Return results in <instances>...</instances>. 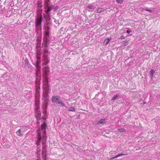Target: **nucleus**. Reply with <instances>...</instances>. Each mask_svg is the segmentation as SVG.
I'll use <instances>...</instances> for the list:
<instances>
[{
  "mask_svg": "<svg viewBox=\"0 0 160 160\" xmlns=\"http://www.w3.org/2000/svg\"><path fill=\"white\" fill-rule=\"evenodd\" d=\"M46 157V151L45 150H43L42 154V157Z\"/></svg>",
  "mask_w": 160,
  "mask_h": 160,
  "instance_id": "nucleus-13",
  "label": "nucleus"
},
{
  "mask_svg": "<svg viewBox=\"0 0 160 160\" xmlns=\"http://www.w3.org/2000/svg\"><path fill=\"white\" fill-rule=\"evenodd\" d=\"M41 62L40 60H37L36 63L39 64Z\"/></svg>",
  "mask_w": 160,
  "mask_h": 160,
  "instance_id": "nucleus-35",
  "label": "nucleus"
},
{
  "mask_svg": "<svg viewBox=\"0 0 160 160\" xmlns=\"http://www.w3.org/2000/svg\"><path fill=\"white\" fill-rule=\"evenodd\" d=\"M42 7V3L40 1L38 2V3L37 4V8H41Z\"/></svg>",
  "mask_w": 160,
  "mask_h": 160,
  "instance_id": "nucleus-17",
  "label": "nucleus"
},
{
  "mask_svg": "<svg viewBox=\"0 0 160 160\" xmlns=\"http://www.w3.org/2000/svg\"><path fill=\"white\" fill-rule=\"evenodd\" d=\"M48 39L45 38L43 39V42L42 44V46L43 47H47L48 44Z\"/></svg>",
  "mask_w": 160,
  "mask_h": 160,
  "instance_id": "nucleus-6",
  "label": "nucleus"
},
{
  "mask_svg": "<svg viewBox=\"0 0 160 160\" xmlns=\"http://www.w3.org/2000/svg\"><path fill=\"white\" fill-rule=\"evenodd\" d=\"M104 11V10L103 8H102L100 9H98L97 10V12L98 13H101L102 12Z\"/></svg>",
  "mask_w": 160,
  "mask_h": 160,
  "instance_id": "nucleus-18",
  "label": "nucleus"
},
{
  "mask_svg": "<svg viewBox=\"0 0 160 160\" xmlns=\"http://www.w3.org/2000/svg\"><path fill=\"white\" fill-rule=\"evenodd\" d=\"M16 134L17 135L19 136H22V134L21 133V130L20 129L19 130L16 132Z\"/></svg>",
  "mask_w": 160,
  "mask_h": 160,
  "instance_id": "nucleus-20",
  "label": "nucleus"
},
{
  "mask_svg": "<svg viewBox=\"0 0 160 160\" xmlns=\"http://www.w3.org/2000/svg\"><path fill=\"white\" fill-rule=\"evenodd\" d=\"M45 148V147L44 146H43V147H42L43 149Z\"/></svg>",
  "mask_w": 160,
  "mask_h": 160,
  "instance_id": "nucleus-46",
  "label": "nucleus"
},
{
  "mask_svg": "<svg viewBox=\"0 0 160 160\" xmlns=\"http://www.w3.org/2000/svg\"><path fill=\"white\" fill-rule=\"evenodd\" d=\"M111 39V38H108L107 39H106L105 40V44H107L109 42Z\"/></svg>",
  "mask_w": 160,
  "mask_h": 160,
  "instance_id": "nucleus-22",
  "label": "nucleus"
},
{
  "mask_svg": "<svg viewBox=\"0 0 160 160\" xmlns=\"http://www.w3.org/2000/svg\"><path fill=\"white\" fill-rule=\"evenodd\" d=\"M42 20V14L40 13L38 15L35 21V27L37 30L40 29L41 30V23Z\"/></svg>",
  "mask_w": 160,
  "mask_h": 160,
  "instance_id": "nucleus-2",
  "label": "nucleus"
},
{
  "mask_svg": "<svg viewBox=\"0 0 160 160\" xmlns=\"http://www.w3.org/2000/svg\"><path fill=\"white\" fill-rule=\"evenodd\" d=\"M44 28L45 30H46V31L48 30L49 31V30L50 29V27L48 26H44Z\"/></svg>",
  "mask_w": 160,
  "mask_h": 160,
  "instance_id": "nucleus-23",
  "label": "nucleus"
},
{
  "mask_svg": "<svg viewBox=\"0 0 160 160\" xmlns=\"http://www.w3.org/2000/svg\"><path fill=\"white\" fill-rule=\"evenodd\" d=\"M48 9L45 11V12L46 13H48L51 11L54 8V6L51 5L49 7H48Z\"/></svg>",
  "mask_w": 160,
  "mask_h": 160,
  "instance_id": "nucleus-11",
  "label": "nucleus"
},
{
  "mask_svg": "<svg viewBox=\"0 0 160 160\" xmlns=\"http://www.w3.org/2000/svg\"><path fill=\"white\" fill-rule=\"evenodd\" d=\"M49 72L50 68L47 66H46L44 68L43 70V73L45 75H47L48 73Z\"/></svg>",
  "mask_w": 160,
  "mask_h": 160,
  "instance_id": "nucleus-5",
  "label": "nucleus"
},
{
  "mask_svg": "<svg viewBox=\"0 0 160 160\" xmlns=\"http://www.w3.org/2000/svg\"><path fill=\"white\" fill-rule=\"evenodd\" d=\"M125 38V37L123 36H122L120 38H119V39H122Z\"/></svg>",
  "mask_w": 160,
  "mask_h": 160,
  "instance_id": "nucleus-36",
  "label": "nucleus"
},
{
  "mask_svg": "<svg viewBox=\"0 0 160 160\" xmlns=\"http://www.w3.org/2000/svg\"><path fill=\"white\" fill-rule=\"evenodd\" d=\"M42 158V160H47L46 157Z\"/></svg>",
  "mask_w": 160,
  "mask_h": 160,
  "instance_id": "nucleus-41",
  "label": "nucleus"
},
{
  "mask_svg": "<svg viewBox=\"0 0 160 160\" xmlns=\"http://www.w3.org/2000/svg\"><path fill=\"white\" fill-rule=\"evenodd\" d=\"M38 9V12H39V14H40V13H41L42 14V9L41 8H37Z\"/></svg>",
  "mask_w": 160,
  "mask_h": 160,
  "instance_id": "nucleus-29",
  "label": "nucleus"
},
{
  "mask_svg": "<svg viewBox=\"0 0 160 160\" xmlns=\"http://www.w3.org/2000/svg\"><path fill=\"white\" fill-rule=\"evenodd\" d=\"M118 131L120 132H125L126 130L124 128H121L118 129Z\"/></svg>",
  "mask_w": 160,
  "mask_h": 160,
  "instance_id": "nucleus-21",
  "label": "nucleus"
},
{
  "mask_svg": "<svg viewBox=\"0 0 160 160\" xmlns=\"http://www.w3.org/2000/svg\"><path fill=\"white\" fill-rule=\"evenodd\" d=\"M125 155L126 154H118L115 157V158H117L118 157L122 156Z\"/></svg>",
  "mask_w": 160,
  "mask_h": 160,
  "instance_id": "nucleus-31",
  "label": "nucleus"
},
{
  "mask_svg": "<svg viewBox=\"0 0 160 160\" xmlns=\"http://www.w3.org/2000/svg\"><path fill=\"white\" fill-rule=\"evenodd\" d=\"M42 144H44V142L42 141Z\"/></svg>",
  "mask_w": 160,
  "mask_h": 160,
  "instance_id": "nucleus-48",
  "label": "nucleus"
},
{
  "mask_svg": "<svg viewBox=\"0 0 160 160\" xmlns=\"http://www.w3.org/2000/svg\"><path fill=\"white\" fill-rule=\"evenodd\" d=\"M43 55L44 58L47 57V56L49 55L50 52L46 48H44L43 49Z\"/></svg>",
  "mask_w": 160,
  "mask_h": 160,
  "instance_id": "nucleus-4",
  "label": "nucleus"
},
{
  "mask_svg": "<svg viewBox=\"0 0 160 160\" xmlns=\"http://www.w3.org/2000/svg\"><path fill=\"white\" fill-rule=\"evenodd\" d=\"M141 9H142V11H143V10H145L146 11H149V10L148 9H143V8H141Z\"/></svg>",
  "mask_w": 160,
  "mask_h": 160,
  "instance_id": "nucleus-39",
  "label": "nucleus"
},
{
  "mask_svg": "<svg viewBox=\"0 0 160 160\" xmlns=\"http://www.w3.org/2000/svg\"><path fill=\"white\" fill-rule=\"evenodd\" d=\"M115 158H115V157H114L111 158H110V159H109V160H111L112 159H113Z\"/></svg>",
  "mask_w": 160,
  "mask_h": 160,
  "instance_id": "nucleus-42",
  "label": "nucleus"
},
{
  "mask_svg": "<svg viewBox=\"0 0 160 160\" xmlns=\"http://www.w3.org/2000/svg\"><path fill=\"white\" fill-rule=\"evenodd\" d=\"M68 110L69 111H71L74 112L75 111V108L74 107H70L68 108Z\"/></svg>",
  "mask_w": 160,
  "mask_h": 160,
  "instance_id": "nucleus-25",
  "label": "nucleus"
},
{
  "mask_svg": "<svg viewBox=\"0 0 160 160\" xmlns=\"http://www.w3.org/2000/svg\"><path fill=\"white\" fill-rule=\"evenodd\" d=\"M43 112L44 113H46V111H43Z\"/></svg>",
  "mask_w": 160,
  "mask_h": 160,
  "instance_id": "nucleus-47",
  "label": "nucleus"
},
{
  "mask_svg": "<svg viewBox=\"0 0 160 160\" xmlns=\"http://www.w3.org/2000/svg\"><path fill=\"white\" fill-rule=\"evenodd\" d=\"M35 66L37 68H41V67L39 65V64L36 63L35 64Z\"/></svg>",
  "mask_w": 160,
  "mask_h": 160,
  "instance_id": "nucleus-32",
  "label": "nucleus"
},
{
  "mask_svg": "<svg viewBox=\"0 0 160 160\" xmlns=\"http://www.w3.org/2000/svg\"><path fill=\"white\" fill-rule=\"evenodd\" d=\"M40 103L38 100H36L35 101V105L36 107V110H38L39 108Z\"/></svg>",
  "mask_w": 160,
  "mask_h": 160,
  "instance_id": "nucleus-7",
  "label": "nucleus"
},
{
  "mask_svg": "<svg viewBox=\"0 0 160 160\" xmlns=\"http://www.w3.org/2000/svg\"><path fill=\"white\" fill-rule=\"evenodd\" d=\"M41 50L40 48L37 47V51H36L37 55H40V53H41Z\"/></svg>",
  "mask_w": 160,
  "mask_h": 160,
  "instance_id": "nucleus-16",
  "label": "nucleus"
},
{
  "mask_svg": "<svg viewBox=\"0 0 160 160\" xmlns=\"http://www.w3.org/2000/svg\"><path fill=\"white\" fill-rule=\"evenodd\" d=\"M36 117L37 120H39L41 118V112L39 111H38V110H37L36 111Z\"/></svg>",
  "mask_w": 160,
  "mask_h": 160,
  "instance_id": "nucleus-8",
  "label": "nucleus"
},
{
  "mask_svg": "<svg viewBox=\"0 0 160 160\" xmlns=\"http://www.w3.org/2000/svg\"><path fill=\"white\" fill-rule=\"evenodd\" d=\"M37 139L38 140H41V136L40 134H38L37 135Z\"/></svg>",
  "mask_w": 160,
  "mask_h": 160,
  "instance_id": "nucleus-27",
  "label": "nucleus"
},
{
  "mask_svg": "<svg viewBox=\"0 0 160 160\" xmlns=\"http://www.w3.org/2000/svg\"><path fill=\"white\" fill-rule=\"evenodd\" d=\"M40 68H37L36 74L37 77H39L40 76Z\"/></svg>",
  "mask_w": 160,
  "mask_h": 160,
  "instance_id": "nucleus-10",
  "label": "nucleus"
},
{
  "mask_svg": "<svg viewBox=\"0 0 160 160\" xmlns=\"http://www.w3.org/2000/svg\"><path fill=\"white\" fill-rule=\"evenodd\" d=\"M60 97L58 96H53L52 97V102L57 103L61 104L62 106L65 107V104L62 102L59 101Z\"/></svg>",
  "mask_w": 160,
  "mask_h": 160,
  "instance_id": "nucleus-3",
  "label": "nucleus"
},
{
  "mask_svg": "<svg viewBox=\"0 0 160 160\" xmlns=\"http://www.w3.org/2000/svg\"><path fill=\"white\" fill-rule=\"evenodd\" d=\"M46 127V124L45 122H44L43 124H42L41 126L42 129H45Z\"/></svg>",
  "mask_w": 160,
  "mask_h": 160,
  "instance_id": "nucleus-19",
  "label": "nucleus"
},
{
  "mask_svg": "<svg viewBox=\"0 0 160 160\" xmlns=\"http://www.w3.org/2000/svg\"><path fill=\"white\" fill-rule=\"evenodd\" d=\"M44 60L45 61V62L43 63V64H44L45 65H46L49 62V60L48 59L47 57L44 58Z\"/></svg>",
  "mask_w": 160,
  "mask_h": 160,
  "instance_id": "nucleus-12",
  "label": "nucleus"
},
{
  "mask_svg": "<svg viewBox=\"0 0 160 160\" xmlns=\"http://www.w3.org/2000/svg\"><path fill=\"white\" fill-rule=\"evenodd\" d=\"M45 80L43 82V99L46 100L49 90L48 81V77L47 76H45Z\"/></svg>",
  "mask_w": 160,
  "mask_h": 160,
  "instance_id": "nucleus-1",
  "label": "nucleus"
},
{
  "mask_svg": "<svg viewBox=\"0 0 160 160\" xmlns=\"http://www.w3.org/2000/svg\"><path fill=\"white\" fill-rule=\"evenodd\" d=\"M25 62H28V60L27 59H25Z\"/></svg>",
  "mask_w": 160,
  "mask_h": 160,
  "instance_id": "nucleus-43",
  "label": "nucleus"
},
{
  "mask_svg": "<svg viewBox=\"0 0 160 160\" xmlns=\"http://www.w3.org/2000/svg\"><path fill=\"white\" fill-rule=\"evenodd\" d=\"M40 140H38V141L37 142V145H40Z\"/></svg>",
  "mask_w": 160,
  "mask_h": 160,
  "instance_id": "nucleus-38",
  "label": "nucleus"
},
{
  "mask_svg": "<svg viewBox=\"0 0 160 160\" xmlns=\"http://www.w3.org/2000/svg\"><path fill=\"white\" fill-rule=\"evenodd\" d=\"M122 45L123 46H127L128 44V41H124L122 42Z\"/></svg>",
  "mask_w": 160,
  "mask_h": 160,
  "instance_id": "nucleus-15",
  "label": "nucleus"
},
{
  "mask_svg": "<svg viewBox=\"0 0 160 160\" xmlns=\"http://www.w3.org/2000/svg\"><path fill=\"white\" fill-rule=\"evenodd\" d=\"M60 0V1H62V0Z\"/></svg>",
  "mask_w": 160,
  "mask_h": 160,
  "instance_id": "nucleus-49",
  "label": "nucleus"
},
{
  "mask_svg": "<svg viewBox=\"0 0 160 160\" xmlns=\"http://www.w3.org/2000/svg\"><path fill=\"white\" fill-rule=\"evenodd\" d=\"M105 122V119H102L100 121H98L97 124H102Z\"/></svg>",
  "mask_w": 160,
  "mask_h": 160,
  "instance_id": "nucleus-14",
  "label": "nucleus"
},
{
  "mask_svg": "<svg viewBox=\"0 0 160 160\" xmlns=\"http://www.w3.org/2000/svg\"><path fill=\"white\" fill-rule=\"evenodd\" d=\"M148 11L149 12H152V11L151 10H149Z\"/></svg>",
  "mask_w": 160,
  "mask_h": 160,
  "instance_id": "nucleus-44",
  "label": "nucleus"
},
{
  "mask_svg": "<svg viewBox=\"0 0 160 160\" xmlns=\"http://www.w3.org/2000/svg\"><path fill=\"white\" fill-rule=\"evenodd\" d=\"M155 72V71L153 69H152L150 72V73L152 77L153 75Z\"/></svg>",
  "mask_w": 160,
  "mask_h": 160,
  "instance_id": "nucleus-24",
  "label": "nucleus"
},
{
  "mask_svg": "<svg viewBox=\"0 0 160 160\" xmlns=\"http://www.w3.org/2000/svg\"><path fill=\"white\" fill-rule=\"evenodd\" d=\"M39 55H37V60H40V56H39Z\"/></svg>",
  "mask_w": 160,
  "mask_h": 160,
  "instance_id": "nucleus-37",
  "label": "nucleus"
},
{
  "mask_svg": "<svg viewBox=\"0 0 160 160\" xmlns=\"http://www.w3.org/2000/svg\"><path fill=\"white\" fill-rule=\"evenodd\" d=\"M118 97V96L117 95H115L112 98V100H115L117 98V97Z\"/></svg>",
  "mask_w": 160,
  "mask_h": 160,
  "instance_id": "nucleus-33",
  "label": "nucleus"
},
{
  "mask_svg": "<svg viewBox=\"0 0 160 160\" xmlns=\"http://www.w3.org/2000/svg\"><path fill=\"white\" fill-rule=\"evenodd\" d=\"M50 0H44V7L45 8H46L48 7L49 3Z\"/></svg>",
  "mask_w": 160,
  "mask_h": 160,
  "instance_id": "nucleus-9",
  "label": "nucleus"
},
{
  "mask_svg": "<svg viewBox=\"0 0 160 160\" xmlns=\"http://www.w3.org/2000/svg\"><path fill=\"white\" fill-rule=\"evenodd\" d=\"M49 31L47 30L45 31V35L46 36H49Z\"/></svg>",
  "mask_w": 160,
  "mask_h": 160,
  "instance_id": "nucleus-30",
  "label": "nucleus"
},
{
  "mask_svg": "<svg viewBox=\"0 0 160 160\" xmlns=\"http://www.w3.org/2000/svg\"><path fill=\"white\" fill-rule=\"evenodd\" d=\"M40 89V87L39 86L36 87V92L37 93H39V90Z\"/></svg>",
  "mask_w": 160,
  "mask_h": 160,
  "instance_id": "nucleus-26",
  "label": "nucleus"
},
{
  "mask_svg": "<svg viewBox=\"0 0 160 160\" xmlns=\"http://www.w3.org/2000/svg\"><path fill=\"white\" fill-rule=\"evenodd\" d=\"M117 2L118 3L122 4L123 3V0H116Z\"/></svg>",
  "mask_w": 160,
  "mask_h": 160,
  "instance_id": "nucleus-28",
  "label": "nucleus"
},
{
  "mask_svg": "<svg viewBox=\"0 0 160 160\" xmlns=\"http://www.w3.org/2000/svg\"><path fill=\"white\" fill-rule=\"evenodd\" d=\"M88 8L89 9H91L94 8V7L92 5H89L88 6Z\"/></svg>",
  "mask_w": 160,
  "mask_h": 160,
  "instance_id": "nucleus-34",
  "label": "nucleus"
},
{
  "mask_svg": "<svg viewBox=\"0 0 160 160\" xmlns=\"http://www.w3.org/2000/svg\"><path fill=\"white\" fill-rule=\"evenodd\" d=\"M47 103H46V104H45V107H46V108L47 107Z\"/></svg>",
  "mask_w": 160,
  "mask_h": 160,
  "instance_id": "nucleus-45",
  "label": "nucleus"
},
{
  "mask_svg": "<svg viewBox=\"0 0 160 160\" xmlns=\"http://www.w3.org/2000/svg\"><path fill=\"white\" fill-rule=\"evenodd\" d=\"M131 32V31L127 30L126 31V32L128 34L130 33Z\"/></svg>",
  "mask_w": 160,
  "mask_h": 160,
  "instance_id": "nucleus-40",
  "label": "nucleus"
}]
</instances>
